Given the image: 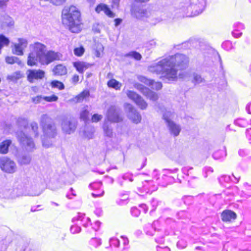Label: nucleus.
Segmentation results:
<instances>
[{
  "mask_svg": "<svg viewBox=\"0 0 251 251\" xmlns=\"http://www.w3.org/2000/svg\"><path fill=\"white\" fill-rule=\"evenodd\" d=\"M188 62V58L186 55L176 53L150 66L149 70L160 74L161 78L165 82L174 81L177 79L178 70L185 68Z\"/></svg>",
  "mask_w": 251,
  "mask_h": 251,
  "instance_id": "f257e3e1",
  "label": "nucleus"
},
{
  "mask_svg": "<svg viewBox=\"0 0 251 251\" xmlns=\"http://www.w3.org/2000/svg\"><path fill=\"white\" fill-rule=\"evenodd\" d=\"M29 48L27 59V64L29 66H37L38 63L42 65H48L59 57L57 53L47 51L46 46L40 42L30 44Z\"/></svg>",
  "mask_w": 251,
  "mask_h": 251,
  "instance_id": "f03ea898",
  "label": "nucleus"
},
{
  "mask_svg": "<svg viewBox=\"0 0 251 251\" xmlns=\"http://www.w3.org/2000/svg\"><path fill=\"white\" fill-rule=\"evenodd\" d=\"M62 20L72 32L78 33L80 31V13L75 6H65L62 12Z\"/></svg>",
  "mask_w": 251,
  "mask_h": 251,
  "instance_id": "7ed1b4c3",
  "label": "nucleus"
},
{
  "mask_svg": "<svg viewBox=\"0 0 251 251\" xmlns=\"http://www.w3.org/2000/svg\"><path fill=\"white\" fill-rule=\"evenodd\" d=\"M131 13L136 19L147 20L152 25H155L165 19L163 12L160 11L151 10L135 5L132 6Z\"/></svg>",
  "mask_w": 251,
  "mask_h": 251,
  "instance_id": "20e7f679",
  "label": "nucleus"
},
{
  "mask_svg": "<svg viewBox=\"0 0 251 251\" xmlns=\"http://www.w3.org/2000/svg\"><path fill=\"white\" fill-rule=\"evenodd\" d=\"M40 124L44 133L42 145L45 148H48L52 145V139L57 134V128L54 123L47 114L41 116Z\"/></svg>",
  "mask_w": 251,
  "mask_h": 251,
  "instance_id": "39448f33",
  "label": "nucleus"
},
{
  "mask_svg": "<svg viewBox=\"0 0 251 251\" xmlns=\"http://www.w3.org/2000/svg\"><path fill=\"white\" fill-rule=\"evenodd\" d=\"M205 4V0H183L179 4V12L183 16H196L203 11Z\"/></svg>",
  "mask_w": 251,
  "mask_h": 251,
  "instance_id": "423d86ee",
  "label": "nucleus"
},
{
  "mask_svg": "<svg viewBox=\"0 0 251 251\" xmlns=\"http://www.w3.org/2000/svg\"><path fill=\"white\" fill-rule=\"evenodd\" d=\"M16 136L22 149L26 152H33L35 149V143L30 137L25 134L22 131H18Z\"/></svg>",
  "mask_w": 251,
  "mask_h": 251,
  "instance_id": "0eeeda50",
  "label": "nucleus"
},
{
  "mask_svg": "<svg viewBox=\"0 0 251 251\" xmlns=\"http://www.w3.org/2000/svg\"><path fill=\"white\" fill-rule=\"evenodd\" d=\"M175 113L171 111H166L163 114V118L171 135L175 137L177 136L180 131L181 127L175 123L172 120L174 118Z\"/></svg>",
  "mask_w": 251,
  "mask_h": 251,
  "instance_id": "6e6552de",
  "label": "nucleus"
},
{
  "mask_svg": "<svg viewBox=\"0 0 251 251\" xmlns=\"http://www.w3.org/2000/svg\"><path fill=\"white\" fill-rule=\"evenodd\" d=\"M124 107L127 116L130 120L136 124L140 123L142 117L139 112L132 104L126 103L124 104Z\"/></svg>",
  "mask_w": 251,
  "mask_h": 251,
  "instance_id": "1a4fd4ad",
  "label": "nucleus"
},
{
  "mask_svg": "<svg viewBox=\"0 0 251 251\" xmlns=\"http://www.w3.org/2000/svg\"><path fill=\"white\" fill-rule=\"evenodd\" d=\"M105 120L109 123H117L123 121L119 109L115 106H111L107 110Z\"/></svg>",
  "mask_w": 251,
  "mask_h": 251,
  "instance_id": "9d476101",
  "label": "nucleus"
},
{
  "mask_svg": "<svg viewBox=\"0 0 251 251\" xmlns=\"http://www.w3.org/2000/svg\"><path fill=\"white\" fill-rule=\"evenodd\" d=\"M126 94L128 98L132 100L139 108L142 110L147 109L148 104L141 96L130 90H127Z\"/></svg>",
  "mask_w": 251,
  "mask_h": 251,
  "instance_id": "9b49d317",
  "label": "nucleus"
},
{
  "mask_svg": "<svg viewBox=\"0 0 251 251\" xmlns=\"http://www.w3.org/2000/svg\"><path fill=\"white\" fill-rule=\"evenodd\" d=\"M0 168L3 172L7 173H13L17 169L15 163L7 157H3L0 159Z\"/></svg>",
  "mask_w": 251,
  "mask_h": 251,
  "instance_id": "f8f14e48",
  "label": "nucleus"
},
{
  "mask_svg": "<svg viewBox=\"0 0 251 251\" xmlns=\"http://www.w3.org/2000/svg\"><path fill=\"white\" fill-rule=\"evenodd\" d=\"M61 125L63 132L67 134L74 132L76 127L75 121L68 118L63 119Z\"/></svg>",
  "mask_w": 251,
  "mask_h": 251,
  "instance_id": "ddd939ff",
  "label": "nucleus"
},
{
  "mask_svg": "<svg viewBox=\"0 0 251 251\" xmlns=\"http://www.w3.org/2000/svg\"><path fill=\"white\" fill-rule=\"evenodd\" d=\"M134 87L151 100L155 101L158 100V96L157 93L151 91L149 88L145 87L143 85L138 83H136L134 84Z\"/></svg>",
  "mask_w": 251,
  "mask_h": 251,
  "instance_id": "4468645a",
  "label": "nucleus"
},
{
  "mask_svg": "<svg viewBox=\"0 0 251 251\" xmlns=\"http://www.w3.org/2000/svg\"><path fill=\"white\" fill-rule=\"evenodd\" d=\"M27 78L29 82L33 83L35 80L43 79L45 72L40 69H29L26 72Z\"/></svg>",
  "mask_w": 251,
  "mask_h": 251,
  "instance_id": "2eb2a0df",
  "label": "nucleus"
},
{
  "mask_svg": "<svg viewBox=\"0 0 251 251\" xmlns=\"http://www.w3.org/2000/svg\"><path fill=\"white\" fill-rule=\"evenodd\" d=\"M14 24L13 18L8 15H3L0 18V27L3 30L9 31L10 29L13 28Z\"/></svg>",
  "mask_w": 251,
  "mask_h": 251,
  "instance_id": "dca6fc26",
  "label": "nucleus"
},
{
  "mask_svg": "<svg viewBox=\"0 0 251 251\" xmlns=\"http://www.w3.org/2000/svg\"><path fill=\"white\" fill-rule=\"evenodd\" d=\"M18 43L14 44L13 53L17 55L24 54V50L27 47L28 42L26 39L18 38Z\"/></svg>",
  "mask_w": 251,
  "mask_h": 251,
  "instance_id": "f3484780",
  "label": "nucleus"
},
{
  "mask_svg": "<svg viewBox=\"0 0 251 251\" xmlns=\"http://www.w3.org/2000/svg\"><path fill=\"white\" fill-rule=\"evenodd\" d=\"M95 10L98 13L101 11H103L107 16L110 18H114L115 16V14L110 9L107 5L103 3L99 4L96 7Z\"/></svg>",
  "mask_w": 251,
  "mask_h": 251,
  "instance_id": "a211bd4d",
  "label": "nucleus"
},
{
  "mask_svg": "<svg viewBox=\"0 0 251 251\" xmlns=\"http://www.w3.org/2000/svg\"><path fill=\"white\" fill-rule=\"evenodd\" d=\"M222 219L224 222H230L236 218V214L231 210H225L222 213Z\"/></svg>",
  "mask_w": 251,
  "mask_h": 251,
  "instance_id": "6ab92c4d",
  "label": "nucleus"
},
{
  "mask_svg": "<svg viewBox=\"0 0 251 251\" xmlns=\"http://www.w3.org/2000/svg\"><path fill=\"white\" fill-rule=\"evenodd\" d=\"M102 128L104 134L106 136L110 138L113 137V129L110 124L106 121V120H104V121Z\"/></svg>",
  "mask_w": 251,
  "mask_h": 251,
  "instance_id": "aec40b11",
  "label": "nucleus"
},
{
  "mask_svg": "<svg viewBox=\"0 0 251 251\" xmlns=\"http://www.w3.org/2000/svg\"><path fill=\"white\" fill-rule=\"evenodd\" d=\"M52 71L54 74L56 75H65L67 73L66 67L62 64H58L55 66L53 68Z\"/></svg>",
  "mask_w": 251,
  "mask_h": 251,
  "instance_id": "412c9836",
  "label": "nucleus"
},
{
  "mask_svg": "<svg viewBox=\"0 0 251 251\" xmlns=\"http://www.w3.org/2000/svg\"><path fill=\"white\" fill-rule=\"evenodd\" d=\"M74 66L79 73L82 74L89 67L90 65L84 62H75Z\"/></svg>",
  "mask_w": 251,
  "mask_h": 251,
  "instance_id": "4be33fe9",
  "label": "nucleus"
},
{
  "mask_svg": "<svg viewBox=\"0 0 251 251\" xmlns=\"http://www.w3.org/2000/svg\"><path fill=\"white\" fill-rule=\"evenodd\" d=\"M75 221L81 222L83 223L82 225L85 227H87L90 219L88 217H85V216L82 214H79L76 217L73 219V222Z\"/></svg>",
  "mask_w": 251,
  "mask_h": 251,
  "instance_id": "5701e85b",
  "label": "nucleus"
},
{
  "mask_svg": "<svg viewBox=\"0 0 251 251\" xmlns=\"http://www.w3.org/2000/svg\"><path fill=\"white\" fill-rule=\"evenodd\" d=\"M11 144V141L10 140H6L1 143L0 144V152L3 154L6 153Z\"/></svg>",
  "mask_w": 251,
  "mask_h": 251,
  "instance_id": "b1692460",
  "label": "nucleus"
},
{
  "mask_svg": "<svg viewBox=\"0 0 251 251\" xmlns=\"http://www.w3.org/2000/svg\"><path fill=\"white\" fill-rule=\"evenodd\" d=\"M107 86L108 87L119 90L122 87V84L115 79H111L107 82Z\"/></svg>",
  "mask_w": 251,
  "mask_h": 251,
  "instance_id": "393cba45",
  "label": "nucleus"
},
{
  "mask_svg": "<svg viewBox=\"0 0 251 251\" xmlns=\"http://www.w3.org/2000/svg\"><path fill=\"white\" fill-rule=\"evenodd\" d=\"M31 157L29 154L22 155L18 158V162L21 165L29 164L31 161Z\"/></svg>",
  "mask_w": 251,
  "mask_h": 251,
  "instance_id": "a878e982",
  "label": "nucleus"
},
{
  "mask_svg": "<svg viewBox=\"0 0 251 251\" xmlns=\"http://www.w3.org/2000/svg\"><path fill=\"white\" fill-rule=\"evenodd\" d=\"M90 95L89 92L87 90H84L80 94L77 95L75 98V100L77 102H79L82 101L84 99L87 97H88Z\"/></svg>",
  "mask_w": 251,
  "mask_h": 251,
  "instance_id": "bb28decb",
  "label": "nucleus"
},
{
  "mask_svg": "<svg viewBox=\"0 0 251 251\" xmlns=\"http://www.w3.org/2000/svg\"><path fill=\"white\" fill-rule=\"evenodd\" d=\"M22 77V75L20 71H17L7 76V79L12 81H16Z\"/></svg>",
  "mask_w": 251,
  "mask_h": 251,
  "instance_id": "cd10ccee",
  "label": "nucleus"
},
{
  "mask_svg": "<svg viewBox=\"0 0 251 251\" xmlns=\"http://www.w3.org/2000/svg\"><path fill=\"white\" fill-rule=\"evenodd\" d=\"M89 115V111L88 109V106H85L82 108L80 113V117L81 119L84 121H86L88 119Z\"/></svg>",
  "mask_w": 251,
  "mask_h": 251,
  "instance_id": "c85d7f7f",
  "label": "nucleus"
},
{
  "mask_svg": "<svg viewBox=\"0 0 251 251\" xmlns=\"http://www.w3.org/2000/svg\"><path fill=\"white\" fill-rule=\"evenodd\" d=\"M193 79L192 82L196 85L201 83L204 81V79L201 75L197 73H194L193 74Z\"/></svg>",
  "mask_w": 251,
  "mask_h": 251,
  "instance_id": "c756f323",
  "label": "nucleus"
},
{
  "mask_svg": "<svg viewBox=\"0 0 251 251\" xmlns=\"http://www.w3.org/2000/svg\"><path fill=\"white\" fill-rule=\"evenodd\" d=\"M5 61L7 63L13 64L15 63H20L19 59L16 56H7L5 58Z\"/></svg>",
  "mask_w": 251,
  "mask_h": 251,
  "instance_id": "7c9ffc66",
  "label": "nucleus"
},
{
  "mask_svg": "<svg viewBox=\"0 0 251 251\" xmlns=\"http://www.w3.org/2000/svg\"><path fill=\"white\" fill-rule=\"evenodd\" d=\"M51 85L52 87L57 88H58L59 90H62L64 89V84L62 82L57 80L52 81L51 82Z\"/></svg>",
  "mask_w": 251,
  "mask_h": 251,
  "instance_id": "2f4dec72",
  "label": "nucleus"
},
{
  "mask_svg": "<svg viewBox=\"0 0 251 251\" xmlns=\"http://www.w3.org/2000/svg\"><path fill=\"white\" fill-rule=\"evenodd\" d=\"M152 89L158 90L162 88V84L160 82H155L153 80H151V83L149 85Z\"/></svg>",
  "mask_w": 251,
  "mask_h": 251,
  "instance_id": "473e14b6",
  "label": "nucleus"
},
{
  "mask_svg": "<svg viewBox=\"0 0 251 251\" xmlns=\"http://www.w3.org/2000/svg\"><path fill=\"white\" fill-rule=\"evenodd\" d=\"M44 96L38 95L32 98V101L35 104L39 103H44Z\"/></svg>",
  "mask_w": 251,
  "mask_h": 251,
  "instance_id": "72a5a7b5",
  "label": "nucleus"
},
{
  "mask_svg": "<svg viewBox=\"0 0 251 251\" xmlns=\"http://www.w3.org/2000/svg\"><path fill=\"white\" fill-rule=\"evenodd\" d=\"M126 56L132 57L137 60H140L142 57L141 55L136 51L130 52L126 54Z\"/></svg>",
  "mask_w": 251,
  "mask_h": 251,
  "instance_id": "f704fd0d",
  "label": "nucleus"
},
{
  "mask_svg": "<svg viewBox=\"0 0 251 251\" xmlns=\"http://www.w3.org/2000/svg\"><path fill=\"white\" fill-rule=\"evenodd\" d=\"M30 126L32 130L34 133V136L37 137L38 136V126L37 123L33 122L30 124Z\"/></svg>",
  "mask_w": 251,
  "mask_h": 251,
  "instance_id": "c9c22d12",
  "label": "nucleus"
},
{
  "mask_svg": "<svg viewBox=\"0 0 251 251\" xmlns=\"http://www.w3.org/2000/svg\"><path fill=\"white\" fill-rule=\"evenodd\" d=\"M44 101L46 102H52L56 101L58 100V97L54 95L50 96H44Z\"/></svg>",
  "mask_w": 251,
  "mask_h": 251,
  "instance_id": "e433bc0d",
  "label": "nucleus"
},
{
  "mask_svg": "<svg viewBox=\"0 0 251 251\" xmlns=\"http://www.w3.org/2000/svg\"><path fill=\"white\" fill-rule=\"evenodd\" d=\"M137 78L139 81L148 85H149L151 82V80L149 79L142 75H139L138 76Z\"/></svg>",
  "mask_w": 251,
  "mask_h": 251,
  "instance_id": "4c0bfd02",
  "label": "nucleus"
},
{
  "mask_svg": "<svg viewBox=\"0 0 251 251\" xmlns=\"http://www.w3.org/2000/svg\"><path fill=\"white\" fill-rule=\"evenodd\" d=\"M84 51V49L82 47L76 48L74 49V53L76 56H81Z\"/></svg>",
  "mask_w": 251,
  "mask_h": 251,
  "instance_id": "58836bf2",
  "label": "nucleus"
},
{
  "mask_svg": "<svg viewBox=\"0 0 251 251\" xmlns=\"http://www.w3.org/2000/svg\"><path fill=\"white\" fill-rule=\"evenodd\" d=\"M94 132V129L93 127H91L90 131L85 130L84 135L88 139H92L93 137V133Z\"/></svg>",
  "mask_w": 251,
  "mask_h": 251,
  "instance_id": "ea45409f",
  "label": "nucleus"
},
{
  "mask_svg": "<svg viewBox=\"0 0 251 251\" xmlns=\"http://www.w3.org/2000/svg\"><path fill=\"white\" fill-rule=\"evenodd\" d=\"M102 118V115L98 114H95L92 116L91 121L92 122L97 123L100 121Z\"/></svg>",
  "mask_w": 251,
  "mask_h": 251,
  "instance_id": "a19ab883",
  "label": "nucleus"
},
{
  "mask_svg": "<svg viewBox=\"0 0 251 251\" xmlns=\"http://www.w3.org/2000/svg\"><path fill=\"white\" fill-rule=\"evenodd\" d=\"M18 123L19 126L21 127H24L25 128V127L28 125L27 120L23 118L19 119V120H18Z\"/></svg>",
  "mask_w": 251,
  "mask_h": 251,
  "instance_id": "79ce46f5",
  "label": "nucleus"
},
{
  "mask_svg": "<svg viewBox=\"0 0 251 251\" xmlns=\"http://www.w3.org/2000/svg\"><path fill=\"white\" fill-rule=\"evenodd\" d=\"M80 230V227L79 226L75 225L72 226L70 228V231L73 234L79 232Z\"/></svg>",
  "mask_w": 251,
  "mask_h": 251,
  "instance_id": "37998d69",
  "label": "nucleus"
},
{
  "mask_svg": "<svg viewBox=\"0 0 251 251\" xmlns=\"http://www.w3.org/2000/svg\"><path fill=\"white\" fill-rule=\"evenodd\" d=\"M109 242L111 245H113L116 247H118L120 245L119 240L112 238L109 240Z\"/></svg>",
  "mask_w": 251,
  "mask_h": 251,
  "instance_id": "c03bdc74",
  "label": "nucleus"
},
{
  "mask_svg": "<svg viewBox=\"0 0 251 251\" xmlns=\"http://www.w3.org/2000/svg\"><path fill=\"white\" fill-rule=\"evenodd\" d=\"M91 244L95 246V247H97L101 244V241L100 239H97V238H93L91 241Z\"/></svg>",
  "mask_w": 251,
  "mask_h": 251,
  "instance_id": "a18cd8bd",
  "label": "nucleus"
},
{
  "mask_svg": "<svg viewBox=\"0 0 251 251\" xmlns=\"http://www.w3.org/2000/svg\"><path fill=\"white\" fill-rule=\"evenodd\" d=\"M112 0V7L117 8L119 6L120 0Z\"/></svg>",
  "mask_w": 251,
  "mask_h": 251,
  "instance_id": "49530a36",
  "label": "nucleus"
},
{
  "mask_svg": "<svg viewBox=\"0 0 251 251\" xmlns=\"http://www.w3.org/2000/svg\"><path fill=\"white\" fill-rule=\"evenodd\" d=\"M8 0H0V8H3L6 6Z\"/></svg>",
  "mask_w": 251,
  "mask_h": 251,
  "instance_id": "de8ad7c7",
  "label": "nucleus"
},
{
  "mask_svg": "<svg viewBox=\"0 0 251 251\" xmlns=\"http://www.w3.org/2000/svg\"><path fill=\"white\" fill-rule=\"evenodd\" d=\"M100 222L99 221H97L95 222V224H94V226H93V228L95 230H98L99 227L100 226Z\"/></svg>",
  "mask_w": 251,
  "mask_h": 251,
  "instance_id": "09e8293b",
  "label": "nucleus"
},
{
  "mask_svg": "<svg viewBox=\"0 0 251 251\" xmlns=\"http://www.w3.org/2000/svg\"><path fill=\"white\" fill-rule=\"evenodd\" d=\"M72 82L74 83H76L79 81V76L77 75H75L72 77Z\"/></svg>",
  "mask_w": 251,
  "mask_h": 251,
  "instance_id": "8fccbe9b",
  "label": "nucleus"
},
{
  "mask_svg": "<svg viewBox=\"0 0 251 251\" xmlns=\"http://www.w3.org/2000/svg\"><path fill=\"white\" fill-rule=\"evenodd\" d=\"M157 251H170V250L167 247H165L164 248H161L160 247H157Z\"/></svg>",
  "mask_w": 251,
  "mask_h": 251,
  "instance_id": "3c124183",
  "label": "nucleus"
},
{
  "mask_svg": "<svg viewBox=\"0 0 251 251\" xmlns=\"http://www.w3.org/2000/svg\"><path fill=\"white\" fill-rule=\"evenodd\" d=\"M232 35L235 38H239L241 36L242 33H237L236 31H233L232 32Z\"/></svg>",
  "mask_w": 251,
  "mask_h": 251,
  "instance_id": "603ef678",
  "label": "nucleus"
},
{
  "mask_svg": "<svg viewBox=\"0 0 251 251\" xmlns=\"http://www.w3.org/2000/svg\"><path fill=\"white\" fill-rule=\"evenodd\" d=\"M114 21H115V26H117L121 24V23L122 22V20L121 19L117 18V19H115Z\"/></svg>",
  "mask_w": 251,
  "mask_h": 251,
  "instance_id": "864d4df0",
  "label": "nucleus"
},
{
  "mask_svg": "<svg viewBox=\"0 0 251 251\" xmlns=\"http://www.w3.org/2000/svg\"><path fill=\"white\" fill-rule=\"evenodd\" d=\"M104 194V191H102V193L101 194H94V193H92V196L94 197V198H97V197H102Z\"/></svg>",
  "mask_w": 251,
  "mask_h": 251,
  "instance_id": "5fc2aeb1",
  "label": "nucleus"
},
{
  "mask_svg": "<svg viewBox=\"0 0 251 251\" xmlns=\"http://www.w3.org/2000/svg\"><path fill=\"white\" fill-rule=\"evenodd\" d=\"M122 238H123L124 240V244L126 245V244H128V241L127 238L123 237V236L121 237Z\"/></svg>",
  "mask_w": 251,
  "mask_h": 251,
  "instance_id": "6e6d98bb",
  "label": "nucleus"
},
{
  "mask_svg": "<svg viewBox=\"0 0 251 251\" xmlns=\"http://www.w3.org/2000/svg\"><path fill=\"white\" fill-rule=\"evenodd\" d=\"M134 0L135 2H140V3L146 2H148V1H149V0Z\"/></svg>",
  "mask_w": 251,
  "mask_h": 251,
  "instance_id": "4d7b16f0",
  "label": "nucleus"
},
{
  "mask_svg": "<svg viewBox=\"0 0 251 251\" xmlns=\"http://www.w3.org/2000/svg\"><path fill=\"white\" fill-rule=\"evenodd\" d=\"M122 197L123 198H122V200H126L127 199H128V195H126V194H124V195H123L122 196Z\"/></svg>",
  "mask_w": 251,
  "mask_h": 251,
  "instance_id": "13d9d810",
  "label": "nucleus"
},
{
  "mask_svg": "<svg viewBox=\"0 0 251 251\" xmlns=\"http://www.w3.org/2000/svg\"><path fill=\"white\" fill-rule=\"evenodd\" d=\"M181 241H179L177 242V246L178 248H181V249H183L186 246H184L183 247H181Z\"/></svg>",
  "mask_w": 251,
  "mask_h": 251,
  "instance_id": "bf43d9fd",
  "label": "nucleus"
},
{
  "mask_svg": "<svg viewBox=\"0 0 251 251\" xmlns=\"http://www.w3.org/2000/svg\"><path fill=\"white\" fill-rule=\"evenodd\" d=\"M150 43L151 44V45L152 46H155V42L154 41V40H152V41H151L150 42Z\"/></svg>",
  "mask_w": 251,
  "mask_h": 251,
  "instance_id": "052dcab7",
  "label": "nucleus"
},
{
  "mask_svg": "<svg viewBox=\"0 0 251 251\" xmlns=\"http://www.w3.org/2000/svg\"><path fill=\"white\" fill-rule=\"evenodd\" d=\"M142 206L143 207V208L145 209V212L146 213L147 211V209H146V205L145 204H142Z\"/></svg>",
  "mask_w": 251,
  "mask_h": 251,
  "instance_id": "680f3d73",
  "label": "nucleus"
},
{
  "mask_svg": "<svg viewBox=\"0 0 251 251\" xmlns=\"http://www.w3.org/2000/svg\"><path fill=\"white\" fill-rule=\"evenodd\" d=\"M90 3H94L95 0H87Z\"/></svg>",
  "mask_w": 251,
  "mask_h": 251,
  "instance_id": "e2e57ef3",
  "label": "nucleus"
},
{
  "mask_svg": "<svg viewBox=\"0 0 251 251\" xmlns=\"http://www.w3.org/2000/svg\"><path fill=\"white\" fill-rule=\"evenodd\" d=\"M147 234H148V235H151V236L153 235V233H151V232H149V231H147Z\"/></svg>",
  "mask_w": 251,
  "mask_h": 251,
  "instance_id": "0e129e2a",
  "label": "nucleus"
},
{
  "mask_svg": "<svg viewBox=\"0 0 251 251\" xmlns=\"http://www.w3.org/2000/svg\"><path fill=\"white\" fill-rule=\"evenodd\" d=\"M241 152L242 151L241 150L239 151V153L240 155H242V154H241Z\"/></svg>",
  "mask_w": 251,
  "mask_h": 251,
  "instance_id": "69168bd1",
  "label": "nucleus"
},
{
  "mask_svg": "<svg viewBox=\"0 0 251 251\" xmlns=\"http://www.w3.org/2000/svg\"><path fill=\"white\" fill-rule=\"evenodd\" d=\"M232 176H234V177L235 179H236V180H237V181H238V179H239V178H237L235 176H233V175H232Z\"/></svg>",
  "mask_w": 251,
  "mask_h": 251,
  "instance_id": "338daca9",
  "label": "nucleus"
},
{
  "mask_svg": "<svg viewBox=\"0 0 251 251\" xmlns=\"http://www.w3.org/2000/svg\"><path fill=\"white\" fill-rule=\"evenodd\" d=\"M31 210L32 211H35V210H34V208H31Z\"/></svg>",
  "mask_w": 251,
  "mask_h": 251,
  "instance_id": "774afa93",
  "label": "nucleus"
}]
</instances>
